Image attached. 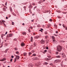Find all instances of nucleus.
<instances>
[{
    "mask_svg": "<svg viewBox=\"0 0 67 67\" xmlns=\"http://www.w3.org/2000/svg\"><path fill=\"white\" fill-rule=\"evenodd\" d=\"M62 49V47L60 45L58 46L57 47V50L59 52H61Z\"/></svg>",
    "mask_w": 67,
    "mask_h": 67,
    "instance_id": "obj_1",
    "label": "nucleus"
},
{
    "mask_svg": "<svg viewBox=\"0 0 67 67\" xmlns=\"http://www.w3.org/2000/svg\"><path fill=\"white\" fill-rule=\"evenodd\" d=\"M4 22H5V21L3 20H0V24H3L4 25H5V24H4Z\"/></svg>",
    "mask_w": 67,
    "mask_h": 67,
    "instance_id": "obj_2",
    "label": "nucleus"
},
{
    "mask_svg": "<svg viewBox=\"0 0 67 67\" xmlns=\"http://www.w3.org/2000/svg\"><path fill=\"white\" fill-rule=\"evenodd\" d=\"M62 56L63 58H65L66 57V56H65V54L64 53H63L62 54Z\"/></svg>",
    "mask_w": 67,
    "mask_h": 67,
    "instance_id": "obj_3",
    "label": "nucleus"
},
{
    "mask_svg": "<svg viewBox=\"0 0 67 67\" xmlns=\"http://www.w3.org/2000/svg\"><path fill=\"white\" fill-rule=\"evenodd\" d=\"M12 34H10L7 35V36L8 37H12Z\"/></svg>",
    "mask_w": 67,
    "mask_h": 67,
    "instance_id": "obj_4",
    "label": "nucleus"
},
{
    "mask_svg": "<svg viewBox=\"0 0 67 67\" xmlns=\"http://www.w3.org/2000/svg\"><path fill=\"white\" fill-rule=\"evenodd\" d=\"M21 46H24L25 45V44L23 42L21 44Z\"/></svg>",
    "mask_w": 67,
    "mask_h": 67,
    "instance_id": "obj_5",
    "label": "nucleus"
},
{
    "mask_svg": "<svg viewBox=\"0 0 67 67\" xmlns=\"http://www.w3.org/2000/svg\"><path fill=\"white\" fill-rule=\"evenodd\" d=\"M41 43L42 44H44V41L43 40H42L41 41Z\"/></svg>",
    "mask_w": 67,
    "mask_h": 67,
    "instance_id": "obj_6",
    "label": "nucleus"
},
{
    "mask_svg": "<svg viewBox=\"0 0 67 67\" xmlns=\"http://www.w3.org/2000/svg\"><path fill=\"white\" fill-rule=\"evenodd\" d=\"M16 59L18 60L20 58V57L18 55H16Z\"/></svg>",
    "mask_w": 67,
    "mask_h": 67,
    "instance_id": "obj_7",
    "label": "nucleus"
},
{
    "mask_svg": "<svg viewBox=\"0 0 67 67\" xmlns=\"http://www.w3.org/2000/svg\"><path fill=\"white\" fill-rule=\"evenodd\" d=\"M6 60L5 58H4L3 59H2V60H0V61H2V62H3V61H4V60Z\"/></svg>",
    "mask_w": 67,
    "mask_h": 67,
    "instance_id": "obj_8",
    "label": "nucleus"
},
{
    "mask_svg": "<svg viewBox=\"0 0 67 67\" xmlns=\"http://www.w3.org/2000/svg\"><path fill=\"white\" fill-rule=\"evenodd\" d=\"M22 34L24 35H26V32H23L22 33Z\"/></svg>",
    "mask_w": 67,
    "mask_h": 67,
    "instance_id": "obj_9",
    "label": "nucleus"
},
{
    "mask_svg": "<svg viewBox=\"0 0 67 67\" xmlns=\"http://www.w3.org/2000/svg\"><path fill=\"white\" fill-rule=\"evenodd\" d=\"M24 56H26L27 55V53H23Z\"/></svg>",
    "mask_w": 67,
    "mask_h": 67,
    "instance_id": "obj_10",
    "label": "nucleus"
},
{
    "mask_svg": "<svg viewBox=\"0 0 67 67\" xmlns=\"http://www.w3.org/2000/svg\"><path fill=\"white\" fill-rule=\"evenodd\" d=\"M38 37H39V36H36L35 37V38L37 39V38H38Z\"/></svg>",
    "mask_w": 67,
    "mask_h": 67,
    "instance_id": "obj_11",
    "label": "nucleus"
},
{
    "mask_svg": "<svg viewBox=\"0 0 67 67\" xmlns=\"http://www.w3.org/2000/svg\"><path fill=\"white\" fill-rule=\"evenodd\" d=\"M3 10L4 11H6V9L5 8H3Z\"/></svg>",
    "mask_w": 67,
    "mask_h": 67,
    "instance_id": "obj_12",
    "label": "nucleus"
},
{
    "mask_svg": "<svg viewBox=\"0 0 67 67\" xmlns=\"http://www.w3.org/2000/svg\"><path fill=\"white\" fill-rule=\"evenodd\" d=\"M52 38L53 39V41H54V40H55V37H54V36H52Z\"/></svg>",
    "mask_w": 67,
    "mask_h": 67,
    "instance_id": "obj_13",
    "label": "nucleus"
},
{
    "mask_svg": "<svg viewBox=\"0 0 67 67\" xmlns=\"http://www.w3.org/2000/svg\"><path fill=\"white\" fill-rule=\"evenodd\" d=\"M56 58H60L61 57L60 55H57L56 56Z\"/></svg>",
    "mask_w": 67,
    "mask_h": 67,
    "instance_id": "obj_14",
    "label": "nucleus"
},
{
    "mask_svg": "<svg viewBox=\"0 0 67 67\" xmlns=\"http://www.w3.org/2000/svg\"><path fill=\"white\" fill-rule=\"evenodd\" d=\"M54 62H55L56 63H58V60H55L54 61Z\"/></svg>",
    "mask_w": 67,
    "mask_h": 67,
    "instance_id": "obj_15",
    "label": "nucleus"
},
{
    "mask_svg": "<svg viewBox=\"0 0 67 67\" xmlns=\"http://www.w3.org/2000/svg\"><path fill=\"white\" fill-rule=\"evenodd\" d=\"M48 64V63L45 62L44 63L43 65H47Z\"/></svg>",
    "mask_w": 67,
    "mask_h": 67,
    "instance_id": "obj_16",
    "label": "nucleus"
},
{
    "mask_svg": "<svg viewBox=\"0 0 67 67\" xmlns=\"http://www.w3.org/2000/svg\"><path fill=\"white\" fill-rule=\"evenodd\" d=\"M54 26L56 29H57V25L55 24L54 25Z\"/></svg>",
    "mask_w": 67,
    "mask_h": 67,
    "instance_id": "obj_17",
    "label": "nucleus"
},
{
    "mask_svg": "<svg viewBox=\"0 0 67 67\" xmlns=\"http://www.w3.org/2000/svg\"><path fill=\"white\" fill-rule=\"evenodd\" d=\"M52 59V58H50L49 59L47 58V59L48 60H51V59Z\"/></svg>",
    "mask_w": 67,
    "mask_h": 67,
    "instance_id": "obj_18",
    "label": "nucleus"
},
{
    "mask_svg": "<svg viewBox=\"0 0 67 67\" xmlns=\"http://www.w3.org/2000/svg\"><path fill=\"white\" fill-rule=\"evenodd\" d=\"M42 1H40L39 2H38V3H39V4H40V3H42Z\"/></svg>",
    "mask_w": 67,
    "mask_h": 67,
    "instance_id": "obj_19",
    "label": "nucleus"
},
{
    "mask_svg": "<svg viewBox=\"0 0 67 67\" xmlns=\"http://www.w3.org/2000/svg\"><path fill=\"white\" fill-rule=\"evenodd\" d=\"M10 11H11V12H12V9L11 7L10 8Z\"/></svg>",
    "mask_w": 67,
    "mask_h": 67,
    "instance_id": "obj_20",
    "label": "nucleus"
},
{
    "mask_svg": "<svg viewBox=\"0 0 67 67\" xmlns=\"http://www.w3.org/2000/svg\"><path fill=\"white\" fill-rule=\"evenodd\" d=\"M36 54H33L32 55H33L34 56H36Z\"/></svg>",
    "mask_w": 67,
    "mask_h": 67,
    "instance_id": "obj_21",
    "label": "nucleus"
},
{
    "mask_svg": "<svg viewBox=\"0 0 67 67\" xmlns=\"http://www.w3.org/2000/svg\"><path fill=\"white\" fill-rule=\"evenodd\" d=\"M29 55H31L32 54V53H31V52H29Z\"/></svg>",
    "mask_w": 67,
    "mask_h": 67,
    "instance_id": "obj_22",
    "label": "nucleus"
},
{
    "mask_svg": "<svg viewBox=\"0 0 67 67\" xmlns=\"http://www.w3.org/2000/svg\"><path fill=\"white\" fill-rule=\"evenodd\" d=\"M31 41H32L33 40V37H31Z\"/></svg>",
    "mask_w": 67,
    "mask_h": 67,
    "instance_id": "obj_23",
    "label": "nucleus"
},
{
    "mask_svg": "<svg viewBox=\"0 0 67 67\" xmlns=\"http://www.w3.org/2000/svg\"><path fill=\"white\" fill-rule=\"evenodd\" d=\"M16 58H15L14 59V63H15V62H16Z\"/></svg>",
    "mask_w": 67,
    "mask_h": 67,
    "instance_id": "obj_24",
    "label": "nucleus"
},
{
    "mask_svg": "<svg viewBox=\"0 0 67 67\" xmlns=\"http://www.w3.org/2000/svg\"><path fill=\"white\" fill-rule=\"evenodd\" d=\"M48 36H46V37H45V38H46V39H47V38H48Z\"/></svg>",
    "mask_w": 67,
    "mask_h": 67,
    "instance_id": "obj_25",
    "label": "nucleus"
},
{
    "mask_svg": "<svg viewBox=\"0 0 67 67\" xmlns=\"http://www.w3.org/2000/svg\"><path fill=\"white\" fill-rule=\"evenodd\" d=\"M8 50H9V49H6L5 51V52H7V51H8Z\"/></svg>",
    "mask_w": 67,
    "mask_h": 67,
    "instance_id": "obj_26",
    "label": "nucleus"
},
{
    "mask_svg": "<svg viewBox=\"0 0 67 67\" xmlns=\"http://www.w3.org/2000/svg\"><path fill=\"white\" fill-rule=\"evenodd\" d=\"M24 10H26V7H25V6H24Z\"/></svg>",
    "mask_w": 67,
    "mask_h": 67,
    "instance_id": "obj_27",
    "label": "nucleus"
},
{
    "mask_svg": "<svg viewBox=\"0 0 67 67\" xmlns=\"http://www.w3.org/2000/svg\"><path fill=\"white\" fill-rule=\"evenodd\" d=\"M53 41L54 42H55V43H56V42H57V41L55 40H53Z\"/></svg>",
    "mask_w": 67,
    "mask_h": 67,
    "instance_id": "obj_28",
    "label": "nucleus"
},
{
    "mask_svg": "<svg viewBox=\"0 0 67 67\" xmlns=\"http://www.w3.org/2000/svg\"><path fill=\"white\" fill-rule=\"evenodd\" d=\"M19 53V52L18 51H17L16 52V54H18Z\"/></svg>",
    "mask_w": 67,
    "mask_h": 67,
    "instance_id": "obj_29",
    "label": "nucleus"
},
{
    "mask_svg": "<svg viewBox=\"0 0 67 67\" xmlns=\"http://www.w3.org/2000/svg\"><path fill=\"white\" fill-rule=\"evenodd\" d=\"M58 63H59V62H61V60H58Z\"/></svg>",
    "mask_w": 67,
    "mask_h": 67,
    "instance_id": "obj_30",
    "label": "nucleus"
},
{
    "mask_svg": "<svg viewBox=\"0 0 67 67\" xmlns=\"http://www.w3.org/2000/svg\"><path fill=\"white\" fill-rule=\"evenodd\" d=\"M44 34H47V31H46L44 32Z\"/></svg>",
    "mask_w": 67,
    "mask_h": 67,
    "instance_id": "obj_31",
    "label": "nucleus"
},
{
    "mask_svg": "<svg viewBox=\"0 0 67 67\" xmlns=\"http://www.w3.org/2000/svg\"><path fill=\"white\" fill-rule=\"evenodd\" d=\"M50 26L48 25L47 26V28H49V27Z\"/></svg>",
    "mask_w": 67,
    "mask_h": 67,
    "instance_id": "obj_32",
    "label": "nucleus"
},
{
    "mask_svg": "<svg viewBox=\"0 0 67 67\" xmlns=\"http://www.w3.org/2000/svg\"><path fill=\"white\" fill-rule=\"evenodd\" d=\"M46 48L47 49H48V47L47 46L46 47Z\"/></svg>",
    "mask_w": 67,
    "mask_h": 67,
    "instance_id": "obj_33",
    "label": "nucleus"
},
{
    "mask_svg": "<svg viewBox=\"0 0 67 67\" xmlns=\"http://www.w3.org/2000/svg\"><path fill=\"white\" fill-rule=\"evenodd\" d=\"M12 14H13V15H14V16H16V15H15V14H14V13H13Z\"/></svg>",
    "mask_w": 67,
    "mask_h": 67,
    "instance_id": "obj_34",
    "label": "nucleus"
},
{
    "mask_svg": "<svg viewBox=\"0 0 67 67\" xmlns=\"http://www.w3.org/2000/svg\"><path fill=\"white\" fill-rule=\"evenodd\" d=\"M15 51H17V50H18V48H15Z\"/></svg>",
    "mask_w": 67,
    "mask_h": 67,
    "instance_id": "obj_35",
    "label": "nucleus"
},
{
    "mask_svg": "<svg viewBox=\"0 0 67 67\" xmlns=\"http://www.w3.org/2000/svg\"><path fill=\"white\" fill-rule=\"evenodd\" d=\"M29 67H33V66L32 65H29Z\"/></svg>",
    "mask_w": 67,
    "mask_h": 67,
    "instance_id": "obj_36",
    "label": "nucleus"
},
{
    "mask_svg": "<svg viewBox=\"0 0 67 67\" xmlns=\"http://www.w3.org/2000/svg\"><path fill=\"white\" fill-rule=\"evenodd\" d=\"M34 46H36V43H34Z\"/></svg>",
    "mask_w": 67,
    "mask_h": 67,
    "instance_id": "obj_37",
    "label": "nucleus"
},
{
    "mask_svg": "<svg viewBox=\"0 0 67 67\" xmlns=\"http://www.w3.org/2000/svg\"><path fill=\"white\" fill-rule=\"evenodd\" d=\"M49 21L51 22V21H52V19H50L49 20Z\"/></svg>",
    "mask_w": 67,
    "mask_h": 67,
    "instance_id": "obj_38",
    "label": "nucleus"
},
{
    "mask_svg": "<svg viewBox=\"0 0 67 67\" xmlns=\"http://www.w3.org/2000/svg\"><path fill=\"white\" fill-rule=\"evenodd\" d=\"M12 25H14V22H12Z\"/></svg>",
    "mask_w": 67,
    "mask_h": 67,
    "instance_id": "obj_39",
    "label": "nucleus"
},
{
    "mask_svg": "<svg viewBox=\"0 0 67 67\" xmlns=\"http://www.w3.org/2000/svg\"><path fill=\"white\" fill-rule=\"evenodd\" d=\"M16 40H17V39H16V38H15V39H14V41H16Z\"/></svg>",
    "mask_w": 67,
    "mask_h": 67,
    "instance_id": "obj_40",
    "label": "nucleus"
},
{
    "mask_svg": "<svg viewBox=\"0 0 67 67\" xmlns=\"http://www.w3.org/2000/svg\"><path fill=\"white\" fill-rule=\"evenodd\" d=\"M13 60V59H11L10 60V62H12V60Z\"/></svg>",
    "mask_w": 67,
    "mask_h": 67,
    "instance_id": "obj_41",
    "label": "nucleus"
},
{
    "mask_svg": "<svg viewBox=\"0 0 67 67\" xmlns=\"http://www.w3.org/2000/svg\"><path fill=\"white\" fill-rule=\"evenodd\" d=\"M30 28L31 29H33V27H30Z\"/></svg>",
    "mask_w": 67,
    "mask_h": 67,
    "instance_id": "obj_42",
    "label": "nucleus"
},
{
    "mask_svg": "<svg viewBox=\"0 0 67 67\" xmlns=\"http://www.w3.org/2000/svg\"><path fill=\"white\" fill-rule=\"evenodd\" d=\"M58 18H59V19H61V18H61L59 16H58Z\"/></svg>",
    "mask_w": 67,
    "mask_h": 67,
    "instance_id": "obj_43",
    "label": "nucleus"
},
{
    "mask_svg": "<svg viewBox=\"0 0 67 67\" xmlns=\"http://www.w3.org/2000/svg\"><path fill=\"white\" fill-rule=\"evenodd\" d=\"M45 53L47 52V51L46 50H44V51Z\"/></svg>",
    "mask_w": 67,
    "mask_h": 67,
    "instance_id": "obj_44",
    "label": "nucleus"
},
{
    "mask_svg": "<svg viewBox=\"0 0 67 67\" xmlns=\"http://www.w3.org/2000/svg\"><path fill=\"white\" fill-rule=\"evenodd\" d=\"M45 1V0H43V1H42V2H44Z\"/></svg>",
    "mask_w": 67,
    "mask_h": 67,
    "instance_id": "obj_45",
    "label": "nucleus"
},
{
    "mask_svg": "<svg viewBox=\"0 0 67 67\" xmlns=\"http://www.w3.org/2000/svg\"><path fill=\"white\" fill-rule=\"evenodd\" d=\"M7 2H6L5 4V5H7Z\"/></svg>",
    "mask_w": 67,
    "mask_h": 67,
    "instance_id": "obj_46",
    "label": "nucleus"
},
{
    "mask_svg": "<svg viewBox=\"0 0 67 67\" xmlns=\"http://www.w3.org/2000/svg\"><path fill=\"white\" fill-rule=\"evenodd\" d=\"M33 35H35V34H35V33H34L33 34Z\"/></svg>",
    "mask_w": 67,
    "mask_h": 67,
    "instance_id": "obj_47",
    "label": "nucleus"
},
{
    "mask_svg": "<svg viewBox=\"0 0 67 67\" xmlns=\"http://www.w3.org/2000/svg\"><path fill=\"white\" fill-rule=\"evenodd\" d=\"M65 30H67V27H65Z\"/></svg>",
    "mask_w": 67,
    "mask_h": 67,
    "instance_id": "obj_48",
    "label": "nucleus"
},
{
    "mask_svg": "<svg viewBox=\"0 0 67 67\" xmlns=\"http://www.w3.org/2000/svg\"><path fill=\"white\" fill-rule=\"evenodd\" d=\"M34 19L32 20H31V22H34Z\"/></svg>",
    "mask_w": 67,
    "mask_h": 67,
    "instance_id": "obj_49",
    "label": "nucleus"
},
{
    "mask_svg": "<svg viewBox=\"0 0 67 67\" xmlns=\"http://www.w3.org/2000/svg\"><path fill=\"white\" fill-rule=\"evenodd\" d=\"M34 59H37V57H35V58H34Z\"/></svg>",
    "mask_w": 67,
    "mask_h": 67,
    "instance_id": "obj_50",
    "label": "nucleus"
},
{
    "mask_svg": "<svg viewBox=\"0 0 67 67\" xmlns=\"http://www.w3.org/2000/svg\"><path fill=\"white\" fill-rule=\"evenodd\" d=\"M66 13H67V12H64L63 13L64 14H66Z\"/></svg>",
    "mask_w": 67,
    "mask_h": 67,
    "instance_id": "obj_51",
    "label": "nucleus"
},
{
    "mask_svg": "<svg viewBox=\"0 0 67 67\" xmlns=\"http://www.w3.org/2000/svg\"><path fill=\"white\" fill-rule=\"evenodd\" d=\"M63 25V27H65V26H64V24H63V25Z\"/></svg>",
    "mask_w": 67,
    "mask_h": 67,
    "instance_id": "obj_52",
    "label": "nucleus"
},
{
    "mask_svg": "<svg viewBox=\"0 0 67 67\" xmlns=\"http://www.w3.org/2000/svg\"><path fill=\"white\" fill-rule=\"evenodd\" d=\"M56 33H57H57H58V31H56Z\"/></svg>",
    "mask_w": 67,
    "mask_h": 67,
    "instance_id": "obj_53",
    "label": "nucleus"
},
{
    "mask_svg": "<svg viewBox=\"0 0 67 67\" xmlns=\"http://www.w3.org/2000/svg\"><path fill=\"white\" fill-rule=\"evenodd\" d=\"M11 57L12 58H13V57H14V56H13V55H12V56H11Z\"/></svg>",
    "mask_w": 67,
    "mask_h": 67,
    "instance_id": "obj_54",
    "label": "nucleus"
},
{
    "mask_svg": "<svg viewBox=\"0 0 67 67\" xmlns=\"http://www.w3.org/2000/svg\"><path fill=\"white\" fill-rule=\"evenodd\" d=\"M46 41V42H49V40H47Z\"/></svg>",
    "mask_w": 67,
    "mask_h": 67,
    "instance_id": "obj_55",
    "label": "nucleus"
},
{
    "mask_svg": "<svg viewBox=\"0 0 67 67\" xmlns=\"http://www.w3.org/2000/svg\"><path fill=\"white\" fill-rule=\"evenodd\" d=\"M28 31H29V32H30V29H29Z\"/></svg>",
    "mask_w": 67,
    "mask_h": 67,
    "instance_id": "obj_56",
    "label": "nucleus"
},
{
    "mask_svg": "<svg viewBox=\"0 0 67 67\" xmlns=\"http://www.w3.org/2000/svg\"><path fill=\"white\" fill-rule=\"evenodd\" d=\"M32 53H34V51H32Z\"/></svg>",
    "mask_w": 67,
    "mask_h": 67,
    "instance_id": "obj_57",
    "label": "nucleus"
},
{
    "mask_svg": "<svg viewBox=\"0 0 67 67\" xmlns=\"http://www.w3.org/2000/svg\"><path fill=\"white\" fill-rule=\"evenodd\" d=\"M6 19H8V18L7 17H6Z\"/></svg>",
    "mask_w": 67,
    "mask_h": 67,
    "instance_id": "obj_58",
    "label": "nucleus"
},
{
    "mask_svg": "<svg viewBox=\"0 0 67 67\" xmlns=\"http://www.w3.org/2000/svg\"><path fill=\"white\" fill-rule=\"evenodd\" d=\"M58 52H56V54H58Z\"/></svg>",
    "mask_w": 67,
    "mask_h": 67,
    "instance_id": "obj_59",
    "label": "nucleus"
},
{
    "mask_svg": "<svg viewBox=\"0 0 67 67\" xmlns=\"http://www.w3.org/2000/svg\"><path fill=\"white\" fill-rule=\"evenodd\" d=\"M40 31H41V32H43V31H42V30H39Z\"/></svg>",
    "mask_w": 67,
    "mask_h": 67,
    "instance_id": "obj_60",
    "label": "nucleus"
},
{
    "mask_svg": "<svg viewBox=\"0 0 67 67\" xmlns=\"http://www.w3.org/2000/svg\"><path fill=\"white\" fill-rule=\"evenodd\" d=\"M25 25L24 23H23L22 24V25Z\"/></svg>",
    "mask_w": 67,
    "mask_h": 67,
    "instance_id": "obj_61",
    "label": "nucleus"
},
{
    "mask_svg": "<svg viewBox=\"0 0 67 67\" xmlns=\"http://www.w3.org/2000/svg\"><path fill=\"white\" fill-rule=\"evenodd\" d=\"M11 16V15H9V18H10Z\"/></svg>",
    "mask_w": 67,
    "mask_h": 67,
    "instance_id": "obj_62",
    "label": "nucleus"
},
{
    "mask_svg": "<svg viewBox=\"0 0 67 67\" xmlns=\"http://www.w3.org/2000/svg\"><path fill=\"white\" fill-rule=\"evenodd\" d=\"M7 32H6L5 33V34H7Z\"/></svg>",
    "mask_w": 67,
    "mask_h": 67,
    "instance_id": "obj_63",
    "label": "nucleus"
},
{
    "mask_svg": "<svg viewBox=\"0 0 67 67\" xmlns=\"http://www.w3.org/2000/svg\"><path fill=\"white\" fill-rule=\"evenodd\" d=\"M61 42H64V41H61Z\"/></svg>",
    "mask_w": 67,
    "mask_h": 67,
    "instance_id": "obj_64",
    "label": "nucleus"
}]
</instances>
